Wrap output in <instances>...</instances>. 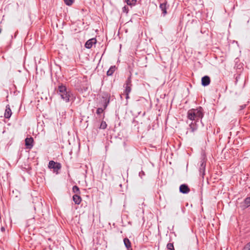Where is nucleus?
<instances>
[{
    "label": "nucleus",
    "instance_id": "a211bd4d",
    "mask_svg": "<svg viewBox=\"0 0 250 250\" xmlns=\"http://www.w3.org/2000/svg\"><path fill=\"white\" fill-rule=\"evenodd\" d=\"M72 191L75 194L80 195V191L79 187L77 186H74L72 188Z\"/></svg>",
    "mask_w": 250,
    "mask_h": 250
},
{
    "label": "nucleus",
    "instance_id": "cd10ccee",
    "mask_svg": "<svg viewBox=\"0 0 250 250\" xmlns=\"http://www.w3.org/2000/svg\"><path fill=\"white\" fill-rule=\"evenodd\" d=\"M175 250L174 249H169V250Z\"/></svg>",
    "mask_w": 250,
    "mask_h": 250
},
{
    "label": "nucleus",
    "instance_id": "6e6552de",
    "mask_svg": "<svg viewBox=\"0 0 250 250\" xmlns=\"http://www.w3.org/2000/svg\"><path fill=\"white\" fill-rule=\"evenodd\" d=\"M197 122L196 121H191V122L189 125V127L188 128V130H189L191 132H194L197 130L198 128Z\"/></svg>",
    "mask_w": 250,
    "mask_h": 250
},
{
    "label": "nucleus",
    "instance_id": "bb28decb",
    "mask_svg": "<svg viewBox=\"0 0 250 250\" xmlns=\"http://www.w3.org/2000/svg\"><path fill=\"white\" fill-rule=\"evenodd\" d=\"M124 92L126 95V97H125L126 99H129V94L130 93H127V92Z\"/></svg>",
    "mask_w": 250,
    "mask_h": 250
},
{
    "label": "nucleus",
    "instance_id": "f3484780",
    "mask_svg": "<svg viewBox=\"0 0 250 250\" xmlns=\"http://www.w3.org/2000/svg\"><path fill=\"white\" fill-rule=\"evenodd\" d=\"M125 2H126L127 5L132 6L136 4L137 0H125Z\"/></svg>",
    "mask_w": 250,
    "mask_h": 250
},
{
    "label": "nucleus",
    "instance_id": "4be33fe9",
    "mask_svg": "<svg viewBox=\"0 0 250 250\" xmlns=\"http://www.w3.org/2000/svg\"><path fill=\"white\" fill-rule=\"evenodd\" d=\"M105 109L104 108H98L97 109V111H96V113L98 115H100L101 114V113H102L103 112H104V110Z\"/></svg>",
    "mask_w": 250,
    "mask_h": 250
},
{
    "label": "nucleus",
    "instance_id": "9d476101",
    "mask_svg": "<svg viewBox=\"0 0 250 250\" xmlns=\"http://www.w3.org/2000/svg\"><path fill=\"white\" fill-rule=\"evenodd\" d=\"M180 192L184 193V194H187L188 193L190 189L186 184H182L180 186L179 188Z\"/></svg>",
    "mask_w": 250,
    "mask_h": 250
},
{
    "label": "nucleus",
    "instance_id": "f257e3e1",
    "mask_svg": "<svg viewBox=\"0 0 250 250\" xmlns=\"http://www.w3.org/2000/svg\"><path fill=\"white\" fill-rule=\"evenodd\" d=\"M57 93L60 96L61 99L66 103L69 102L71 100L74 101L75 97L70 89L67 88L62 83L58 86Z\"/></svg>",
    "mask_w": 250,
    "mask_h": 250
},
{
    "label": "nucleus",
    "instance_id": "39448f33",
    "mask_svg": "<svg viewBox=\"0 0 250 250\" xmlns=\"http://www.w3.org/2000/svg\"><path fill=\"white\" fill-rule=\"evenodd\" d=\"M169 5L168 2L166 0H162L160 3L159 8L162 11V16L165 17L167 14V10L168 9Z\"/></svg>",
    "mask_w": 250,
    "mask_h": 250
},
{
    "label": "nucleus",
    "instance_id": "6ab92c4d",
    "mask_svg": "<svg viewBox=\"0 0 250 250\" xmlns=\"http://www.w3.org/2000/svg\"><path fill=\"white\" fill-rule=\"evenodd\" d=\"M107 125L105 122L103 121L100 125V128L102 129H104L106 128Z\"/></svg>",
    "mask_w": 250,
    "mask_h": 250
},
{
    "label": "nucleus",
    "instance_id": "dca6fc26",
    "mask_svg": "<svg viewBox=\"0 0 250 250\" xmlns=\"http://www.w3.org/2000/svg\"><path fill=\"white\" fill-rule=\"evenodd\" d=\"M116 67L115 65L111 66L107 71L106 74L107 76H112L114 72H115Z\"/></svg>",
    "mask_w": 250,
    "mask_h": 250
},
{
    "label": "nucleus",
    "instance_id": "b1692460",
    "mask_svg": "<svg viewBox=\"0 0 250 250\" xmlns=\"http://www.w3.org/2000/svg\"><path fill=\"white\" fill-rule=\"evenodd\" d=\"M242 250H250V242L245 246Z\"/></svg>",
    "mask_w": 250,
    "mask_h": 250
},
{
    "label": "nucleus",
    "instance_id": "4468645a",
    "mask_svg": "<svg viewBox=\"0 0 250 250\" xmlns=\"http://www.w3.org/2000/svg\"><path fill=\"white\" fill-rule=\"evenodd\" d=\"M124 243L127 250H132L131 242L127 238L124 239Z\"/></svg>",
    "mask_w": 250,
    "mask_h": 250
},
{
    "label": "nucleus",
    "instance_id": "7ed1b4c3",
    "mask_svg": "<svg viewBox=\"0 0 250 250\" xmlns=\"http://www.w3.org/2000/svg\"><path fill=\"white\" fill-rule=\"evenodd\" d=\"M200 166L199 168V171L200 175L202 177L203 180L204 178V175H205V169L206 166V158L205 155H202L200 158Z\"/></svg>",
    "mask_w": 250,
    "mask_h": 250
},
{
    "label": "nucleus",
    "instance_id": "9b49d317",
    "mask_svg": "<svg viewBox=\"0 0 250 250\" xmlns=\"http://www.w3.org/2000/svg\"><path fill=\"white\" fill-rule=\"evenodd\" d=\"M96 43V40L95 38H92L88 40L85 43V47L87 49H90L92 47L94 44Z\"/></svg>",
    "mask_w": 250,
    "mask_h": 250
},
{
    "label": "nucleus",
    "instance_id": "423d86ee",
    "mask_svg": "<svg viewBox=\"0 0 250 250\" xmlns=\"http://www.w3.org/2000/svg\"><path fill=\"white\" fill-rule=\"evenodd\" d=\"M48 167L50 169H53L54 171H57L61 168V164L54 161H50L48 164Z\"/></svg>",
    "mask_w": 250,
    "mask_h": 250
},
{
    "label": "nucleus",
    "instance_id": "2eb2a0df",
    "mask_svg": "<svg viewBox=\"0 0 250 250\" xmlns=\"http://www.w3.org/2000/svg\"><path fill=\"white\" fill-rule=\"evenodd\" d=\"M73 200L75 204L79 205L82 201V198L79 195L75 194L73 196Z\"/></svg>",
    "mask_w": 250,
    "mask_h": 250
},
{
    "label": "nucleus",
    "instance_id": "c85d7f7f",
    "mask_svg": "<svg viewBox=\"0 0 250 250\" xmlns=\"http://www.w3.org/2000/svg\"><path fill=\"white\" fill-rule=\"evenodd\" d=\"M4 229V228H1V230H3Z\"/></svg>",
    "mask_w": 250,
    "mask_h": 250
},
{
    "label": "nucleus",
    "instance_id": "f03ea898",
    "mask_svg": "<svg viewBox=\"0 0 250 250\" xmlns=\"http://www.w3.org/2000/svg\"><path fill=\"white\" fill-rule=\"evenodd\" d=\"M204 115L203 109L199 106L198 108L189 109L187 113L188 118L193 121L198 122L199 120H202Z\"/></svg>",
    "mask_w": 250,
    "mask_h": 250
},
{
    "label": "nucleus",
    "instance_id": "412c9836",
    "mask_svg": "<svg viewBox=\"0 0 250 250\" xmlns=\"http://www.w3.org/2000/svg\"><path fill=\"white\" fill-rule=\"evenodd\" d=\"M167 250L174 249L173 243H169L167 245Z\"/></svg>",
    "mask_w": 250,
    "mask_h": 250
},
{
    "label": "nucleus",
    "instance_id": "1a4fd4ad",
    "mask_svg": "<svg viewBox=\"0 0 250 250\" xmlns=\"http://www.w3.org/2000/svg\"><path fill=\"white\" fill-rule=\"evenodd\" d=\"M33 139L32 137L26 138L25 140L26 147L27 149H31L33 146Z\"/></svg>",
    "mask_w": 250,
    "mask_h": 250
},
{
    "label": "nucleus",
    "instance_id": "f8f14e48",
    "mask_svg": "<svg viewBox=\"0 0 250 250\" xmlns=\"http://www.w3.org/2000/svg\"><path fill=\"white\" fill-rule=\"evenodd\" d=\"M210 82V78L208 76H205L202 77L201 80L202 85L204 86H208Z\"/></svg>",
    "mask_w": 250,
    "mask_h": 250
},
{
    "label": "nucleus",
    "instance_id": "ddd939ff",
    "mask_svg": "<svg viewBox=\"0 0 250 250\" xmlns=\"http://www.w3.org/2000/svg\"><path fill=\"white\" fill-rule=\"evenodd\" d=\"M12 115V111L9 104L6 106V109L4 112V117L7 119H9Z\"/></svg>",
    "mask_w": 250,
    "mask_h": 250
},
{
    "label": "nucleus",
    "instance_id": "a878e982",
    "mask_svg": "<svg viewBox=\"0 0 250 250\" xmlns=\"http://www.w3.org/2000/svg\"><path fill=\"white\" fill-rule=\"evenodd\" d=\"M145 175V172L143 170H141L139 173V176L141 178H143V177Z\"/></svg>",
    "mask_w": 250,
    "mask_h": 250
},
{
    "label": "nucleus",
    "instance_id": "aec40b11",
    "mask_svg": "<svg viewBox=\"0 0 250 250\" xmlns=\"http://www.w3.org/2000/svg\"><path fill=\"white\" fill-rule=\"evenodd\" d=\"M75 0H64V3L68 6L71 5L74 2Z\"/></svg>",
    "mask_w": 250,
    "mask_h": 250
},
{
    "label": "nucleus",
    "instance_id": "393cba45",
    "mask_svg": "<svg viewBox=\"0 0 250 250\" xmlns=\"http://www.w3.org/2000/svg\"><path fill=\"white\" fill-rule=\"evenodd\" d=\"M122 11L124 12V13H128V8L127 6H125L123 7L122 8Z\"/></svg>",
    "mask_w": 250,
    "mask_h": 250
},
{
    "label": "nucleus",
    "instance_id": "0eeeda50",
    "mask_svg": "<svg viewBox=\"0 0 250 250\" xmlns=\"http://www.w3.org/2000/svg\"><path fill=\"white\" fill-rule=\"evenodd\" d=\"M132 81H131V76L128 77L127 80L125 81V83L124 84V87L125 88L124 92H127V93H130L131 91V86H132Z\"/></svg>",
    "mask_w": 250,
    "mask_h": 250
},
{
    "label": "nucleus",
    "instance_id": "5701e85b",
    "mask_svg": "<svg viewBox=\"0 0 250 250\" xmlns=\"http://www.w3.org/2000/svg\"><path fill=\"white\" fill-rule=\"evenodd\" d=\"M245 203L248 207L250 206V197H247L245 199Z\"/></svg>",
    "mask_w": 250,
    "mask_h": 250
},
{
    "label": "nucleus",
    "instance_id": "20e7f679",
    "mask_svg": "<svg viewBox=\"0 0 250 250\" xmlns=\"http://www.w3.org/2000/svg\"><path fill=\"white\" fill-rule=\"evenodd\" d=\"M110 94L107 92H104L102 94L101 103L104 109H106L110 102Z\"/></svg>",
    "mask_w": 250,
    "mask_h": 250
}]
</instances>
